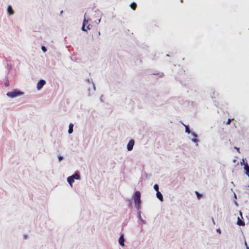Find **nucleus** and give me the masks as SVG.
I'll return each mask as SVG.
<instances>
[{
    "label": "nucleus",
    "instance_id": "f03ea898",
    "mask_svg": "<svg viewBox=\"0 0 249 249\" xmlns=\"http://www.w3.org/2000/svg\"><path fill=\"white\" fill-rule=\"evenodd\" d=\"M22 94L23 93L22 92L15 89L13 91L8 92L6 95L9 97L14 98Z\"/></svg>",
    "mask_w": 249,
    "mask_h": 249
},
{
    "label": "nucleus",
    "instance_id": "4468645a",
    "mask_svg": "<svg viewBox=\"0 0 249 249\" xmlns=\"http://www.w3.org/2000/svg\"><path fill=\"white\" fill-rule=\"evenodd\" d=\"M130 7L133 10H135L137 7V4L135 2H132L130 4Z\"/></svg>",
    "mask_w": 249,
    "mask_h": 249
},
{
    "label": "nucleus",
    "instance_id": "f257e3e1",
    "mask_svg": "<svg viewBox=\"0 0 249 249\" xmlns=\"http://www.w3.org/2000/svg\"><path fill=\"white\" fill-rule=\"evenodd\" d=\"M141 193L139 191H136L134 196L135 205L137 209H139L141 203Z\"/></svg>",
    "mask_w": 249,
    "mask_h": 249
},
{
    "label": "nucleus",
    "instance_id": "1a4fd4ad",
    "mask_svg": "<svg viewBox=\"0 0 249 249\" xmlns=\"http://www.w3.org/2000/svg\"><path fill=\"white\" fill-rule=\"evenodd\" d=\"M157 197L160 200L163 201V196L162 194L159 192L158 191L156 193Z\"/></svg>",
    "mask_w": 249,
    "mask_h": 249
},
{
    "label": "nucleus",
    "instance_id": "2eb2a0df",
    "mask_svg": "<svg viewBox=\"0 0 249 249\" xmlns=\"http://www.w3.org/2000/svg\"><path fill=\"white\" fill-rule=\"evenodd\" d=\"M183 124L185 127V132L189 134L190 133V130H189L188 126L187 125H185L184 124Z\"/></svg>",
    "mask_w": 249,
    "mask_h": 249
},
{
    "label": "nucleus",
    "instance_id": "9d476101",
    "mask_svg": "<svg viewBox=\"0 0 249 249\" xmlns=\"http://www.w3.org/2000/svg\"><path fill=\"white\" fill-rule=\"evenodd\" d=\"M73 124H69V130H68V133L69 134H71L73 132Z\"/></svg>",
    "mask_w": 249,
    "mask_h": 249
},
{
    "label": "nucleus",
    "instance_id": "4be33fe9",
    "mask_svg": "<svg viewBox=\"0 0 249 249\" xmlns=\"http://www.w3.org/2000/svg\"><path fill=\"white\" fill-rule=\"evenodd\" d=\"M193 141L194 142H196V139L193 140Z\"/></svg>",
    "mask_w": 249,
    "mask_h": 249
},
{
    "label": "nucleus",
    "instance_id": "dca6fc26",
    "mask_svg": "<svg viewBox=\"0 0 249 249\" xmlns=\"http://www.w3.org/2000/svg\"><path fill=\"white\" fill-rule=\"evenodd\" d=\"M195 193L198 199H200L202 196V195L200 194L198 192L196 191Z\"/></svg>",
    "mask_w": 249,
    "mask_h": 249
},
{
    "label": "nucleus",
    "instance_id": "9b49d317",
    "mask_svg": "<svg viewBox=\"0 0 249 249\" xmlns=\"http://www.w3.org/2000/svg\"><path fill=\"white\" fill-rule=\"evenodd\" d=\"M237 225L239 226H244L245 223L243 221H242L239 217H238V220L237 222Z\"/></svg>",
    "mask_w": 249,
    "mask_h": 249
},
{
    "label": "nucleus",
    "instance_id": "423d86ee",
    "mask_svg": "<svg viewBox=\"0 0 249 249\" xmlns=\"http://www.w3.org/2000/svg\"><path fill=\"white\" fill-rule=\"evenodd\" d=\"M68 182L70 184V185L72 186V184L74 181V178L72 177V176L69 177L67 178Z\"/></svg>",
    "mask_w": 249,
    "mask_h": 249
},
{
    "label": "nucleus",
    "instance_id": "7ed1b4c3",
    "mask_svg": "<svg viewBox=\"0 0 249 249\" xmlns=\"http://www.w3.org/2000/svg\"><path fill=\"white\" fill-rule=\"evenodd\" d=\"M134 144V141L133 140H131L127 145V149L128 151H131L132 150L133 146Z\"/></svg>",
    "mask_w": 249,
    "mask_h": 249
},
{
    "label": "nucleus",
    "instance_id": "393cba45",
    "mask_svg": "<svg viewBox=\"0 0 249 249\" xmlns=\"http://www.w3.org/2000/svg\"><path fill=\"white\" fill-rule=\"evenodd\" d=\"M245 245H246V246H247V244L246 242H245Z\"/></svg>",
    "mask_w": 249,
    "mask_h": 249
},
{
    "label": "nucleus",
    "instance_id": "39448f33",
    "mask_svg": "<svg viewBox=\"0 0 249 249\" xmlns=\"http://www.w3.org/2000/svg\"><path fill=\"white\" fill-rule=\"evenodd\" d=\"M244 168L246 171V174L249 177V166L247 162L246 163H244Z\"/></svg>",
    "mask_w": 249,
    "mask_h": 249
},
{
    "label": "nucleus",
    "instance_id": "ddd939ff",
    "mask_svg": "<svg viewBox=\"0 0 249 249\" xmlns=\"http://www.w3.org/2000/svg\"><path fill=\"white\" fill-rule=\"evenodd\" d=\"M72 177L75 179H79L80 178V176L78 173H75L74 175L71 176Z\"/></svg>",
    "mask_w": 249,
    "mask_h": 249
},
{
    "label": "nucleus",
    "instance_id": "6ab92c4d",
    "mask_svg": "<svg viewBox=\"0 0 249 249\" xmlns=\"http://www.w3.org/2000/svg\"><path fill=\"white\" fill-rule=\"evenodd\" d=\"M231 119H229L228 120V121H227V123H226V124L227 125H229V124H231Z\"/></svg>",
    "mask_w": 249,
    "mask_h": 249
},
{
    "label": "nucleus",
    "instance_id": "412c9836",
    "mask_svg": "<svg viewBox=\"0 0 249 249\" xmlns=\"http://www.w3.org/2000/svg\"><path fill=\"white\" fill-rule=\"evenodd\" d=\"M217 231L219 233H221V231H220V230L219 229L217 230Z\"/></svg>",
    "mask_w": 249,
    "mask_h": 249
},
{
    "label": "nucleus",
    "instance_id": "b1692460",
    "mask_svg": "<svg viewBox=\"0 0 249 249\" xmlns=\"http://www.w3.org/2000/svg\"><path fill=\"white\" fill-rule=\"evenodd\" d=\"M235 148H236L238 150H239V148L235 147Z\"/></svg>",
    "mask_w": 249,
    "mask_h": 249
},
{
    "label": "nucleus",
    "instance_id": "f3484780",
    "mask_svg": "<svg viewBox=\"0 0 249 249\" xmlns=\"http://www.w3.org/2000/svg\"><path fill=\"white\" fill-rule=\"evenodd\" d=\"M154 189L157 192L159 191V186L158 184H156L154 185Z\"/></svg>",
    "mask_w": 249,
    "mask_h": 249
},
{
    "label": "nucleus",
    "instance_id": "6e6552de",
    "mask_svg": "<svg viewBox=\"0 0 249 249\" xmlns=\"http://www.w3.org/2000/svg\"><path fill=\"white\" fill-rule=\"evenodd\" d=\"M7 11L10 15H13L14 13V10H13L11 6L10 5H9L8 6Z\"/></svg>",
    "mask_w": 249,
    "mask_h": 249
},
{
    "label": "nucleus",
    "instance_id": "a211bd4d",
    "mask_svg": "<svg viewBox=\"0 0 249 249\" xmlns=\"http://www.w3.org/2000/svg\"><path fill=\"white\" fill-rule=\"evenodd\" d=\"M41 49H42V50L43 51V52L44 53H45V52L47 51V49H46V48H45V46H42L41 47Z\"/></svg>",
    "mask_w": 249,
    "mask_h": 249
},
{
    "label": "nucleus",
    "instance_id": "f8f14e48",
    "mask_svg": "<svg viewBox=\"0 0 249 249\" xmlns=\"http://www.w3.org/2000/svg\"><path fill=\"white\" fill-rule=\"evenodd\" d=\"M88 20H86L85 19H84V21H83V25H82V30L83 31H85V26L86 25V24L87 23H88Z\"/></svg>",
    "mask_w": 249,
    "mask_h": 249
},
{
    "label": "nucleus",
    "instance_id": "aec40b11",
    "mask_svg": "<svg viewBox=\"0 0 249 249\" xmlns=\"http://www.w3.org/2000/svg\"><path fill=\"white\" fill-rule=\"evenodd\" d=\"M58 159L59 161H61V160H62L63 157L62 156H58Z\"/></svg>",
    "mask_w": 249,
    "mask_h": 249
},
{
    "label": "nucleus",
    "instance_id": "20e7f679",
    "mask_svg": "<svg viewBox=\"0 0 249 249\" xmlns=\"http://www.w3.org/2000/svg\"><path fill=\"white\" fill-rule=\"evenodd\" d=\"M45 81L44 80H39L37 84V89H38V90L42 88V87L45 85Z\"/></svg>",
    "mask_w": 249,
    "mask_h": 249
},
{
    "label": "nucleus",
    "instance_id": "5701e85b",
    "mask_svg": "<svg viewBox=\"0 0 249 249\" xmlns=\"http://www.w3.org/2000/svg\"><path fill=\"white\" fill-rule=\"evenodd\" d=\"M194 136L196 137V134L194 133Z\"/></svg>",
    "mask_w": 249,
    "mask_h": 249
},
{
    "label": "nucleus",
    "instance_id": "0eeeda50",
    "mask_svg": "<svg viewBox=\"0 0 249 249\" xmlns=\"http://www.w3.org/2000/svg\"><path fill=\"white\" fill-rule=\"evenodd\" d=\"M124 240L123 235H121L119 239V244L121 246H124Z\"/></svg>",
    "mask_w": 249,
    "mask_h": 249
}]
</instances>
